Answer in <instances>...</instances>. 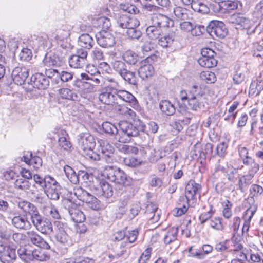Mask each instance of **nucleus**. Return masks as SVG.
<instances>
[{
	"instance_id": "nucleus-34",
	"label": "nucleus",
	"mask_w": 263,
	"mask_h": 263,
	"mask_svg": "<svg viewBox=\"0 0 263 263\" xmlns=\"http://www.w3.org/2000/svg\"><path fill=\"white\" fill-rule=\"evenodd\" d=\"M94 72H92L91 77L90 78V81L84 83V86L89 85V90L92 91L93 89V86L97 85L100 84V79H102V77L99 71L96 70Z\"/></svg>"
},
{
	"instance_id": "nucleus-24",
	"label": "nucleus",
	"mask_w": 263,
	"mask_h": 263,
	"mask_svg": "<svg viewBox=\"0 0 263 263\" xmlns=\"http://www.w3.org/2000/svg\"><path fill=\"white\" fill-rule=\"evenodd\" d=\"M71 26L68 24L63 25L59 29L57 30L55 39L57 41H62L67 39L69 36Z\"/></svg>"
},
{
	"instance_id": "nucleus-60",
	"label": "nucleus",
	"mask_w": 263,
	"mask_h": 263,
	"mask_svg": "<svg viewBox=\"0 0 263 263\" xmlns=\"http://www.w3.org/2000/svg\"><path fill=\"white\" fill-rule=\"evenodd\" d=\"M151 251L152 249L151 248L145 249L139 258L138 263H147L150 259Z\"/></svg>"
},
{
	"instance_id": "nucleus-35",
	"label": "nucleus",
	"mask_w": 263,
	"mask_h": 263,
	"mask_svg": "<svg viewBox=\"0 0 263 263\" xmlns=\"http://www.w3.org/2000/svg\"><path fill=\"white\" fill-rule=\"evenodd\" d=\"M69 64L71 67L74 68H82L86 65L87 63L81 59L80 57L75 54L71 55L69 59Z\"/></svg>"
},
{
	"instance_id": "nucleus-52",
	"label": "nucleus",
	"mask_w": 263,
	"mask_h": 263,
	"mask_svg": "<svg viewBox=\"0 0 263 263\" xmlns=\"http://www.w3.org/2000/svg\"><path fill=\"white\" fill-rule=\"evenodd\" d=\"M59 91L60 96L63 99L74 100L77 97L76 95L68 88H61Z\"/></svg>"
},
{
	"instance_id": "nucleus-49",
	"label": "nucleus",
	"mask_w": 263,
	"mask_h": 263,
	"mask_svg": "<svg viewBox=\"0 0 263 263\" xmlns=\"http://www.w3.org/2000/svg\"><path fill=\"white\" fill-rule=\"evenodd\" d=\"M34 42L38 44V48H49L51 46V42L46 35L37 37Z\"/></svg>"
},
{
	"instance_id": "nucleus-64",
	"label": "nucleus",
	"mask_w": 263,
	"mask_h": 263,
	"mask_svg": "<svg viewBox=\"0 0 263 263\" xmlns=\"http://www.w3.org/2000/svg\"><path fill=\"white\" fill-rule=\"evenodd\" d=\"M46 214L51 216L54 219H59L60 218V214L58 210L52 206H47L45 208Z\"/></svg>"
},
{
	"instance_id": "nucleus-13",
	"label": "nucleus",
	"mask_w": 263,
	"mask_h": 263,
	"mask_svg": "<svg viewBox=\"0 0 263 263\" xmlns=\"http://www.w3.org/2000/svg\"><path fill=\"white\" fill-rule=\"evenodd\" d=\"M117 23L121 28L127 29L137 27L140 25L139 21L135 16L126 15H120L118 18Z\"/></svg>"
},
{
	"instance_id": "nucleus-19",
	"label": "nucleus",
	"mask_w": 263,
	"mask_h": 263,
	"mask_svg": "<svg viewBox=\"0 0 263 263\" xmlns=\"http://www.w3.org/2000/svg\"><path fill=\"white\" fill-rule=\"evenodd\" d=\"M96 194L98 196L109 198L112 196L113 190L111 186L107 182L102 181L98 186L95 188Z\"/></svg>"
},
{
	"instance_id": "nucleus-51",
	"label": "nucleus",
	"mask_w": 263,
	"mask_h": 263,
	"mask_svg": "<svg viewBox=\"0 0 263 263\" xmlns=\"http://www.w3.org/2000/svg\"><path fill=\"white\" fill-rule=\"evenodd\" d=\"M124 163L128 166L134 167L141 165L143 162L134 157L129 156L124 159Z\"/></svg>"
},
{
	"instance_id": "nucleus-58",
	"label": "nucleus",
	"mask_w": 263,
	"mask_h": 263,
	"mask_svg": "<svg viewBox=\"0 0 263 263\" xmlns=\"http://www.w3.org/2000/svg\"><path fill=\"white\" fill-rule=\"evenodd\" d=\"M88 192L82 189V187H77L74 189L73 195L79 200L83 201L85 197L88 196Z\"/></svg>"
},
{
	"instance_id": "nucleus-12",
	"label": "nucleus",
	"mask_w": 263,
	"mask_h": 263,
	"mask_svg": "<svg viewBox=\"0 0 263 263\" xmlns=\"http://www.w3.org/2000/svg\"><path fill=\"white\" fill-rule=\"evenodd\" d=\"M201 185L196 183L194 180H190L187 183L185 189V197L188 202L194 199L195 196L200 194Z\"/></svg>"
},
{
	"instance_id": "nucleus-9",
	"label": "nucleus",
	"mask_w": 263,
	"mask_h": 263,
	"mask_svg": "<svg viewBox=\"0 0 263 263\" xmlns=\"http://www.w3.org/2000/svg\"><path fill=\"white\" fill-rule=\"evenodd\" d=\"M65 206L67 207L71 219L77 223L83 222L85 219V216L77 205L69 199L65 200Z\"/></svg>"
},
{
	"instance_id": "nucleus-25",
	"label": "nucleus",
	"mask_w": 263,
	"mask_h": 263,
	"mask_svg": "<svg viewBox=\"0 0 263 263\" xmlns=\"http://www.w3.org/2000/svg\"><path fill=\"white\" fill-rule=\"evenodd\" d=\"M115 111L125 118L129 119L135 116V113L133 110L125 105L120 104H116L114 107Z\"/></svg>"
},
{
	"instance_id": "nucleus-17",
	"label": "nucleus",
	"mask_w": 263,
	"mask_h": 263,
	"mask_svg": "<svg viewBox=\"0 0 263 263\" xmlns=\"http://www.w3.org/2000/svg\"><path fill=\"white\" fill-rule=\"evenodd\" d=\"M99 98L103 104L108 105L117 104L116 89H107L100 94Z\"/></svg>"
},
{
	"instance_id": "nucleus-16",
	"label": "nucleus",
	"mask_w": 263,
	"mask_h": 263,
	"mask_svg": "<svg viewBox=\"0 0 263 263\" xmlns=\"http://www.w3.org/2000/svg\"><path fill=\"white\" fill-rule=\"evenodd\" d=\"M56 133L59 137L58 147L61 150L69 151L72 145L70 142L68 140V135L66 130L62 129H58L57 130Z\"/></svg>"
},
{
	"instance_id": "nucleus-39",
	"label": "nucleus",
	"mask_w": 263,
	"mask_h": 263,
	"mask_svg": "<svg viewBox=\"0 0 263 263\" xmlns=\"http://www.w3.org/2000/svg\"><path fill=\"white\" fill-rule=\"evenodd\" d=\"M121 77L130 84L133 85L137 84L138 78L135 72L130 71L127 69V71H125V73L121 76Z\"/></svg>"
},
{
	"instance_id": "nucleus-55",
	"label": "nucleus",
	"mask_w": 263,
	"mask_h": 263,
	"mask_svg": "<svg viewBox=\"0 0 263 263\" xmlns=\"http://www.w3.org/2000/svg\"><path fill=\"white\" fill-rule=\"evenodd\" d=\"M137 27L130 28L127 29L126 33L128 37L132 39L138 40L141 37L142 33L141 31L136 29Z\"/></svg>"
},
{
	"instance_id": "nucleus-62",
	"label": "nucleus",
	"mask_w": 263,
	"mask_h": 263,
	"mask_svg": "<svg viewBox=\"0 0 263 263\" xmlns=\"http://www.w3.org/2000/svg\"><path fill=\"white\" fill-rule=\"evenodd\" d=\"M46 76L48 77L47 78L53 79L55 82L58 83V78L60 76V72L56 69H49L45 70Z\"/></svg>"
},
{
	"instance_id": "nucleus-47",
	"label": "nucleus",
	"mask_w": 263,
	"mask_h": 263,
	"mask_svg": "<svg viewBox=\"0 0 263 263\" xmlns=\"http://www.w3.org/2000/svg\"><path fill=\"white\" fill-rule=\"evenodd\" d=\"M112 67L114 70L121 76L127 70L126 64L121 61H115L112 64Z\"/></svg>"
},
{
	"instance_id": "nucleus-46",
	"label": "nucleus",
	"mask_w": 263,
	"mask_h": 263,
	"mask_svg": "<svg viewBox=\"0 0 263 263\" xmlns=\"http://www.w3.org/2000/svg\"><path fill=\"white\" fill-rule=\"evenodd\" d=\"M14 186L15 188L26 191L30 188V183L27 180L23 178H19L15 180Z\"/></svg>"
},
{
	"instance_id": "nucleus-61",
	"label": "nucleus",
	"mask_w": 263,
	"mask_h": 263,
	"mask_svg": "<svg viewBox=\"0 0 263 263\" xmlns=\"http://www.w3.org/2000/svg\"><path fill=\"white\" fill-rule=\"evenodd\" d=\"M31 50L27 48H24L20 53V58L22 61H28L32 58Z\"/></svg>"
},
{
	"instance_id": "nucleus-18",
	"label": "nucleus",
	"mask_w": 263,
	"mask_h": 263,
	"mask_svg": "<svg viewBox=\"0 0 263 263\" xmlns=\"http://www.w3.org/2000/svg\"><path fill=\"white\" fill-rule=\"evenodd\" d=\"M178 233V227H172L168 229L166 234L164 237V242L165 244L173 243L174 246L171 247L173 249H176L179 246V243L177 237Z\"/></svg>"
},
{
	"instance_id": "nucleus-6",
	"label": "nucleus",
	"mask_w": 263,
	"mask_h": 263,
	"mask_svg": "<svg viewBox=\"0 0 263 263\" xmlns=\"http://www.w3.org/2000/svg\"><path fill=\"white\" fill-rule=\"evenodd\" d=\"M103 175L116 184L125 186L127 181V176L119 168L113 166H106L103 171Z\"/></svg>"
},
{
	"instance_id": "nucleus-1",
	"label": "nucleus",
	"mask_w": 263,
	"mask_h": 263,
	"mask_svg": "<svg viewBox=\"0 0 263 263\" xmlns=\"http://www.w3.org/2000/svg\"><path fill=\"white\" fill-rule=\"evenodd\" d=\"M18 206L29 214L31 223L38 231L45 235H50L53 232V226L50 220L42 216L33 204L22 201L19 202Z\"/></svg>"
},
{
	"instance_id": "nucleus-27",
	"label": "nucleus",
	"mask_w": 263,
	"mask_h": 263,
	"mask_svg": "<svg viewBox=\"0 0 263 263\" xmlns=\"http://www.w3.org/2000/svg\"><path fill=\"white\" fill-rule=\"evenodd\" d=\"M159 107L162 112L166 116H172L175 114L176 111L174 105L170 101L166 100L160 101Z\"/></svg>"
},
{
	"instance_id": "nucleus-29",
	"label": "nucleus",
	"mask_w": 263,
	"mask_h": 263,
	"mask_svg": "<svg viewBox=\"0 0 263 263\" xmlns=\"http://www.w3.org/2000/svg\"><path fill=\"white\" fill-rule=\"evenodd\" d=\"M242 4L237 0H224L221 2L223 6V12L224 13H231L232 11L235 10L238 8V4Z\"/></svg>"
},
{
	"instance_id": "nucleus-26",
	"label": "nucleus",
	"mask_w": 263,
	"mask_h": 263,
	"mask_svg": "<svg viewBox=\"0 0 263 263\" xmlns=\"http://www.w3.org/2000/svg\"><path fill=\"white\" fill-rule=\"evenodd\" d=\"M95 44L93 38L88 34H81L78 40V44L80 46L89 49L93 47Z\"/></svg>"
},
{
	"instance_id": "nucleus-37",
	"label": "nucleus",
	"mask_w": 263,
	"mask_h": 263,
	"mask_svg": "<svg viewBox=\"0 0 263 263\" xmlns=\"http://www.w3.org/2000/svg\"><path fill=\"white\" fill-rule=\"evenodd\" d=\"M59 62V58L52 53L47 54L43 61L44 64L48 67L56 66Z\"/></svg>"
},
{
	"instance_id": "nucleus-22",
	"label": "nucleus",
	"mask_w": 263,
	"mask_h": 263,
	"mask_svg": "<svg viewBox=\"0 0 263 263\" xmlns=\"http://www.w3.org/2000/svg\"><path fill=\"white\" fill-rule=\"evenodd\" d=\"M154 73L153 66L146 62H142L138 69V74L143 80L151 77Z\"/></svg>"
},
{
	"instance_id": "nucleus-3",
	"label": "nucleus",
	"mask_w": 263,
	"mask_h": 263,
	"mask_svg": "<svg viewBox=\"0 0 263 263\" xmlns=\"http://www.w3.org/2000/svg\"><path fill=\"white\" fill-rule=\"evenodd\" d=\"M34 182L44 190L45 193L52 200H58L60 197V185L56 180L50 175L43 177L38 174H34Z\"/></svg>"
},
{
	"instance_id": "nucleus-11",
	"label": "nucleus",
	"mask_w": 263,
	"mask_h": 263,
	"mask_svg": "<svg viewBox=\"0 0 263 263\" xmlns=\"http://www.w3.org/2000/svg\"><path fill=\"white\" fill-rule=\"evenodd\" d=\"M30 69L25 66H17L12 70L11 77L14 83L17 85L23 84L28 77Z\"/></svg>"
},
{
	"instance_id": "nucleus-32",
	"label": "nucleus",
	"mask_w": 263,
	"mask_h": 263,
	"mask_svg": "<svg viewBox=\"0 0 263 263\" xmlns=\"http://www.w3.org/2000/svg\"><path fill=\"white\" fill-rule=\"evenodd\" d=\"M116 94L117 104L121 103L122 101L130 102L134 98L132 93L125 90L116 89Z\"/></svg>"
},
{
	"instance_id": "nucleus-30",
	"label": "nucleus",
	"mask_w": 263,
	"mask_h": 263,
	"mask_svg": "<svg viewBox=\"0 0 263 263\" xmlns=\"http://www.w3.org/2000/svg\"><path fill=\"white\" fill-rule=\"evenodd\" d=\"M33 252L34 250H28L26 247L20 248L17 250L20 258L26 263H29L33 260Z\"/></svg>"
},
{
	"instance_id": "nucleus-31",
	"label": "nucleus",
	"mask_w": 263,
	"mask_h": 263,
	"mask_svg": "<svg viewBox=\"0 0 263 263\" xmlns=\"http://www.w3.org/2000/svg\"><path fill=\"white\" fill-rule=\"evenodd\" d=\"M253 178V176L249 174L240 177L238 182V189L241 192L246 191L249 185L252 183L251 180Z\"/></svg>"
},
{
	"instance_id": "nucleus-54",
	"label": "nucleus",
	"mask_w": 263,
	"mask_h": 263,
	"mask_svg": "<svg viewBox=\"0 0 263 263\" xmlns=\"http://www.w3.org/2000/svg\"><path fill=\"white\" fill-rule=\"evenodd\" d=\"M210 226L217 230L222 231L224 229V227L221 222V219L219 217H214L210 220Z\"/></svg>"
},
{
	"instance_id": "nucleus-38",
	"label": "nucleus",
	"mask_w": 263,
	"mask_h": 263,
	"mask_svg": "<svg viewBox=\"0 0 263 263\" xmlns=\"http://www.w3.org/2000/svg\"><path fill=\"white\" fill-rule=\"evenodd\" d=\"M174 14L178 20H184L189 18V11L181 7H176L174 8Z\"/></svg>"
},
{
	"instance_id": "nucleus-63",
	"label": "nucleus",
	"mask_w": 263,
	"mask_h": 263,
	"mask_svg": "<svg viewBox=\"0 0 263 263\" xmlns=\"http://www.w3.org/2000/svg\"><path fill=\"white\" fill-rule=\"evenodd\" d=\"M149 183L152 187H160L163 182L160 178L153 175L150 177Z\"/></svg>"
},
{
	"instance_id": "nucleus-41",
	"label": "nucleus",
	"mask_w": 263,
	"mask_h": 263,
	"mask_svg": "<svg viewBox=\"0 0 263 263\" xmlns=\"http://www.w3.org/2000/svg\"><path fill=\"white\" fill-rule=\"evenodd\" d=\"M192 8L195 11L202 14H207L210 11V8L200 1L194 2L192 4Z\"/></svg>"
},
{
	"instance_id": "nucleus-53",
	"label": "nucleus",
	"mask_w": 263,
	"mask_h": 263,
	"mask_svg": "<svg viewBox=\"0 0 263 263\" xmlns=\"http://www.w3.org/2000/svg\"><path fill=\"white\" fill-rule=\"evenodd\" d=\"M119 8L124 12L130 14H135L138 11L137 7L135 5L128 3H121L119 5Z\"/></svg>"
},
{
	"instance_id": "nucleus-10",
	"label": "nucleus",
	"mask_w": 263,
	"mask_h": 263,
	"mask_svg": "<svg viewBox=\"0 0 263 263\" xmlns=\"http://www.w3.org/2000/svg\"><path fill=\"white\" fill-rule=\"evenodd\" d=\"M96 37L99 45L103 48L111 47L115 44V37L112 34L104 30L98 33Z\"/></svg>"
},
{
	"instance_id": "nucleus-45",
	"label": "nucleus",
	"mask_w": 263,
	"mask_h": 263,
	"mask_svg": "<svg viewBox=\"0 0 263 263\" xmlns=\"http://www.w3.org/2000/svg\"><path fill=\"white\" fill-rule=\"evenodd\" d=\"M158 39V44L163 48H167L171 46L174 40L173 37L170 35L161 36Z\"/></svg>"
},
{
	"instance_id": "nucleus-59",
	"label": "nucleus",
	"mask_w": 263,
	"mask_h": 263,
	"mask_svg": "<svg viewBox=\"0 0 263 263\" xmlns=\"http://www.w3.org/2000/svg\"><path fill=\"white\" fill-rule=\"evenodd\" d=\"M99 26L102 27L104 30L108 29L111 26L110 20L106 17H100L97 20Z\"/></svg>"
},
{
	"instance_id": "nucleus-42",
	"label": "nucleus",
	"mask_w": 263,
	"mask_h": 263,
	"mask_svg": "<svg viewBox=\"0 0 263 263\" xmlns=\"http://www.w3.org/2000/svg\"><path fill=\"white\" fill-rule=\"evenodd\" d=\"M200 79L206 83H213L216 81V77L214 72L203 71L200 74Z\"/></svg>"
},
{
	"instance_id": "nucleus-36",
	"label": "nucleus",
	"mask_w": 263,
	"mask_h": 263,
	"mask_svg": "<svg viewBox=\"0 0 263 263\" xmlns=\"http://www.w3.org/2000/svg\"><path fill=\"white\" fill-rule=\"evenodd\" d=\"M198 64L202 67L212 68L217 65V60L214 57L199 58L198 60Z\"/></svg>"
},
{
	"instance_id": "nucleus-8",
	"label": "nucleus",
	"mask_w": 263,
	"mask_h": 263,
	"mask_svg": "<svg viewBox=\"0 0 263 263\" xmlns=\"http://www.w3.org/2000/svg\"><path fill=\"white\" fill-rule=\"evenodd\" d=\"M206 30L211 36L215 35L220 38L224 37L228 32L224 24L222 22L216 20L210 22Z\"/></svg>"
},
{
	"instance_id": "nucleus-40",
	"label": "nucleus",
	"mask_w": 263,
	"mask_h": 263,
	"mask_svg": "<svg viewBox=\"0 0 263 263\" xmlns=\"http://www.w3.org/2000/svg\"><path fill=\"white\" fill-rule=\"evenodd\" d=\"M123 59L127 64L135 65L138 61V55L132 51L129 50L123 54Z\"/></svg>"
},
{
	"instance_id": "nucleus-4",
	"label": "nucleus",
	"mask_w": 263,
	"mask_h": 263,
	"mask_svg": "<svg viewBox=\"0 0 263 263\" xmlns=\"http://www.w3.org/2000/svg\"><path fill=\"white\" fill-rule=\"evenodd\" d=\"M78 144L83 151V154L90 161H96L100 160V155L93 151L96 142L93 137L89 133H81L79 135Z\"/></svg>"
},
{
	"instance_id": "nucleus-21",
	"label": "nucleus",
	"mask_w": 263,
	"mask_h": 263,
	"mask_svg": "<svg viewBox=\"0 0 263 263\" xmlns=\"http://www.w3.org/2000/svg\"><path fill=\"white\" fill-rule=\"evenodd\" d=\"M256 210V205H253L250 206L245 211L243 216L244 219V222L242 229V233L247 232L249 231L250 221Z\"/></svg>"
},
{
	"instance_id": "nucleus-2",
	"label": "nucleus",
	"mask_w": 263,
	"mask_h": 263,
	"mask_svg": "<svg viewBox=\"0 0 263 263\" xmlns=\"http://www.w3.org/2000/svg\"><path fill=\"white\" fill-rule=\"evenodd\" d=\"M172 21L165 15L159 14L152 16L148 21L146 34L152 40H157L162 35L163 28L168 27Z\"/></svg>"
},
{
	"instance_id": "nucleus-15",
	"label": "nucleus",
	"mask_w": 263,
	"mask_h": 263,
	"mask_svg": "<svg viewBox=\"0 0 263 263\" xmlns=\"http://www.w3.org/2000/svg\"><path fill=\"white\" fill-rule=\"evenodd\" d=\"M204 107V98L199 94L191 96L187 102V108L195 111L200 110Z\"/></svg>"
},
{
	"instance_id": "nucleus-20",
	"label": "nucleus",
	"mask_w": 263,
	"mask_h": 263,
	"mask_svg": "<svg viewBox=\"0 0 263 263\" xmlns=\"http://www.w3.org/2000/svg\"><path fill=\"white\" fill-rule=\"evenodd\" d=\"M12 225L17 229L29 230L31 228V224L27 217L24 215L14 216L11 220Z\"/></svg>"
},
{
	"instance_id": "nucleus-43",
	"label": "nucleus",
	"mask_w": 263,
	"mask_h": 263,
	"mask_svg": "<svg viewBox=\"0 0 263 263\" xmlns=\"http://www.w3.org/2000/svg\"><path fill=\"white\" fill-rule=\"evenodd\" d=\"M102 126L105 133L111 135H115V137L118 133L119 129L115 125L109 122H103Z\"/></svg>"
},
{
	"instance_id": "nucleus-5",
	"label": "nucleus",
	"mask_w": 263,
	"mask_h": 263,
	"mask_svg": "<svg viewBox=\"0 0 263 263\" xmlns=\"http://www.w3.org/2000/svg\"><path fill=\"white\" fill-rule=\"evenodd\" d=\"M119 132L115 139L121 143H127L130 141L132 137L139 135L140 131L137 127L131 123L123 121L119 123Z\"/></svg>"
},
{
	"instance_id": "nucleus-50",
	"label": "nucleus",
	"mask_w": 263,
	"mask_h": 263,
	"mask_svg": "<svg viewBox=\"0 0 263 263\" xmlns=\"http://www.w3.org/2000/svg\"><path fill=\"white\" fill-rule=\"evenodd\" d=\"M33 260L45 261L49 259L50 256L44 251L34 250L33 254Z\"/></svg>"
},
{
	"instance_id": "nucleus-7",
	"label": "nucleus",
	"mask_w": 263,
	"mask_h": 263,
	"mask_svg": "<svg viewBox=\"0 0 263 263\" xmlns=\"http://www.w3.org/2000/svg\"><path fill=\"white\" fill-rule=\"evenodd\" d=\"M39 69L35 67H31V71L35 73L31 77L30 83H28V89L32 91V88L45 89L49 85V79L43 73L39 72Z\"/></svg>"
},
{
	"instance_id": "nucleus-14",
	"label": "nucleus",
	"mask_w": 263,
	"mask_h": 263,
	"mask_svg": "<svg viewBox=\"0 0 263 263\" xmlns=\"http://www.w3.org/2000/svg\"><path fill=\"white\" fill-rule=\"evenodd\" d=\"M26 234L28 240L32 244L45 249L50 248L49 245L36 232L28 231Z\"/></svg>"
},
{
	"instance_id": "nucleus-48",
	"label": "nucleus",
	"mask_w": 263,
	"mask_h": 263,
	"mask_svg": "<svg viewBox=\"0 0 263 263\" xmlns=\"http://www.w3.org/2000/svg\"><path fill=\"white\" fill-rule=\"evenodd\" d=\"M55 239L58 242L65 246H70L71 244L70 238L66 232L56 234Z\"/></svg>"
},
{
	"instance_id": "nucleus-33",
	"label": "nucleus",
	"mask_w": 263,
	"mask_h": 263,
	"mask_svg": "<svg viewBox=\"0 0 263 263\" xmlns=\"http://www.w3.org/2000/svg\"><path fill=\"white\" fill-rule=\"evenodd\" d=\"M98 142L100 144L102 153L108 157H110L111 155L114 152V147L106 140L101 139L98 141Z\"/></svg>"
},
{
	"instance_id": "nucleus-57",
	"label": "nucleus",
	"mask_w": 263,
	"mask_h": 263,
	"mask_svg": "<svg viewBox=\"0 0 263 263\" xmlns=\"http://www.w3.org/2000/svg\"><path fill=\"white\" fill-rule=\"evenodd\" d=\"M192 118V116L191 117H186L185 120H178L174 122L173 124V127L178 132L181 131L183 129L182 124H187L190 123V120Z\"/></svg>"
},
{
	"instance_id": "nucleus-28",
	"label": "nucleus",
	"mask_w": 263,
	"mask_h": 263,
	"mask_svg": "<svg viewBox=\"0 0 263 263\" xmlns=\"http://www.w3.org/2000/svg\"><path fill=\"white\" fill-rule=\"evenodd\" d=\"M64 171L67 178L72 183L74 184H76L79 183V176L84 174V172H82L77 175L74 170L68 165H65L64 167Z\"/></svg>"
},
{
	"instance_id": "nucleus-56",
	"label": "nucleus",
	"mask_w": 263,
	"mask_h": 263,
	"mask_svg": "<svg viewBox=\"0 0 263 263\" xmlns=\"http://www.w3.org/2000/svg\"><path fill=\"white\" fill-rule=\"evenodd\" d=\"M228 147V143L226 142H221L216 147V152L213 156L218 155L219 157H223L226 154Z\"/></svg>"
},
{
	"instance_id": "nucleus-44",
	"label": "nucleus",
	"mask_w": 263,
	"mask_h": 263,
	"mask_svg": "<svg viewBox=\"0 0 263 263\" xmlns=\"http://www.w3.org/2000/svg\"><path fill=\"white\" fill-rule=\"evenodd\" d=\"M233 23L241 25L242 26L246 27L250 23V20L243 16L242 14H234L232 17Z\"/></svg>"
},
{
	"instance_id": "nucleus-23",
	"label": "nucleus",
	"mask_w": 263,
	"mask_h": 263,
	"mask_svg": "<svg viewBox=\"0 0 263 263\" xmlns=\"http://www.w3.org/2000/svg\"><path fill=\"white\" fill-rule=\"evenodd\" d=\"M1 254L0 260L3 263H10L16 257L15 250L8 246Z\"/></svg>"
}]
</instances>
